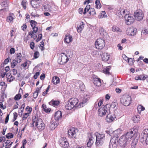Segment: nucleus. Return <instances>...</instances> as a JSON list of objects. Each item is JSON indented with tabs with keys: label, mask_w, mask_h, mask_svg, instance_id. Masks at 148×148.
I'll return each instance as SVG.
<instances>
[{
	"label": "nucleus",
	"mask_w": 148,
	"mask_h": 148,
	"mask_svg": "<svg viewBox=\"0 0 148 148\" xmlns=\"http://www.w3.org/2000/svg\"><path fill=\"white\" fill-rule=\"evenodd\" d=\"M29 115V114L28 113H25L24 114L23 116V120H24L27 119Z\"/></svg>",
	"instance_id": "55"
},
{
	"label": "nucleus",
	"mask_w": 148,
	"mask_h": 148,
	"mask_svg": "<svg viewBox=\"0 0 148 148\" xmlns=\"http://www.w3.org/2000/svg\"><path fill=\"white\" fill-rule=\"evenodd\" d=\"M0 86H2V90H5L7 86V84L4 82H0Z\"/></svg>",
	"instance_id": "44"
},
{
	"label": "nucleus",
	"mask_w": 148,
	"mask_h": 148,
	"mask_svg": "<svg viewBox=\"0 0 148 148\" xmlns=\"http://www.w3.org/2000/svg\"><path fill=\"white\" fill-rule=\"evenodd\" d=\"M134 15L135 19L138 21L142 20L144 17L143 13L140 10L136 11L134 12Z\"/></svg>",
	"instance_id": "12"
},
{
	"label": "nucleus",
	"mask_w": 148,
	"mask_h": 148,
	"mask_svg": "<svg viewBox=\"0 0 148 148\" xmlns=\"http://www.w3.org/2000/svg\"><path fill=\"white\" fill-rule=\"evenodd\" d=\"M138 112L139 114H140L141 111L145 110V108L144 107L141 105H139L137 108Z\"/></svg>",
	"instance_id": "41"
},
{
	"label": "nucleus",
	"mask_w": 148,
	"mask_h": 148,
	"mask_svg": "<svg viewBox=\"0 0 148 148\" xmlns=\"http://www.w3.org/2000/svg\"><path fill=\"white\" fill-rule=\"evenodd\" d=\"M21 95L20 94H17L14 97V99L16 100H18L21 98Z\"/></svg>",
	"instance_id": "48"
},
{
	"label": "nucleus",
	"mask_w": 148,
	"mask_h": 148,
	"mask_svg": "<svg viewBox=\"0 0 148 148\" xmlns=\"http://www.w3.org/2000/svg\"><path fill=\"white\" fill-rule=\"evenodd\" d=\"M84 28V25L83 22H82L79 25H78L77 26V31L78 32H81Z\"/></svg>",
	"instance_id": "37"
},
{
	"label": "nucleus",
	"mask_w": 148,
	"mask_h": 148,
	"mask_svg": "<svg viewBox=\"0 0 148 148\" xmlns=\"http://www.w3.org/2000/svg\"><path fill=\"white\" fill-rule=\"evenodd\" d=\"M29 62V61H26L23 64H22L21 66H23L24 67H26L27 66V64H28V62Z\"/></svg>",
	"instance_id": "59"
},
{
	"label": "nucleus",
	"mask_w": 148,
	"mask_h": 148,
	"mask_svg": "<svg viewBox=\"0 0 148 148\" xmlns=\"http://www.w3.org/2000/svg\"><path fill=\"white\" fill-rule=\"evenodd\" d=\"M32 123L33 126L35 125L39 130H42L45 128V124L43 123L42 120L41 119L36 118L35 117L34 119L33 117Z\"/></svg>",
	"instance_id": "3"
},
{
	"label": "nucleus",
	"mask_w": 148,
	"mask_h": 148,
	"mask_svg": "<svg viewBox=\"0 0 148 148\" xmlns=\"http://www.w3.org/2000/svg\"><path fill=\"white\" fill-rule=\"evenodd\" d=\"M30 23L31 26L32 27V28L36 27V25L37 24V22L34 20H31L30 21Z\"/></svg>",
	"instance_id": "47"
},
{
	"label": "nucleus",
	"mask_w": 148,
	"mask_h": 148,
	"mask_svg": "<svg viewBox=\"0 0 148 148\" xmlns=\"http://www.w3.org/2000/svg\"><path fill=\"white\" fill-rule=\"evenodd\" d=\"M41 87L40 88H37L36 91L34 93L33 97L34 98H36L38 95V93L40 92Z\"/></svg>",
	"instance_id": "36"
},
{
	"label": "nucleus",
	"mask_w": 148,
	"mask_h": 148,
	"mask_svg": "<svg viewBox=\"0 0 148 148\" xmlns=\"http://www.w3.org/2000/svg\"><path fill=\"white\" fill-rule=\"evenodd\" d=\"M110 67L109 66L106 67L104 68L103 70V73L106 74H109L110 73L109 71L110 69Z\"/></svg>",
	"instance_id": "40"
},
{
	"label": "nucleus",
	"mask_w": 148,
	"mask_h": 148,
	"mask_svg": "<svg viewBox=\"0 0 148 148\" xmlns=\"http://www.w3.org/2000/svg\"><path fill=\"white\" fill-rule=\"evenodd\" d=\"M89 100L88 98H83L81 101L80 102L78 105L79 108H80L83 107L86 104Z\"/></svg>",
	"instance_id": "19"
},
{
	"label": "nucleus",
	"mask_w": 148,
	"mask_h": 148,
	"mask_svg": "<svg viewBox=\"0 0 148 148\" xmlns=\"http://www.w3.org/2000/svg\"><path fill=\"white\" fill-rule=\"evenodd\" d=\"M40 73V72H37L34 75V78L35 79H36L38 76L39 75Z\"/></svg>",
	"instance_id": "60"
},
{
	"label": "nucleus",
	"mask_w": 148,
	"mask_h": 148,
	"mask_svg": "<svg viewBox=\"0 0 148 148\" xmlns=\"http://www.w3.org/2000/svg\"><path fill=\"white\" fill-rule=\"evenodd\" d=\"M59 103V102L58 101L53 100H52L49 102V104L50 105H52L53 106L56 107L57 106Z\"/></svg>",
	"instance_id": "38"
},
{
	"label": "nucleus",
	"mask_w": 148,
	"mask_h": 148,
	"mask_svg": "<svg viewBox=\"0 0 148 148\" xmlns=\"http://www.w3.org/2000/svg\"><path fill=\"white\" fill-rule=\"evenodd\" d=\"M121 130L120 129L113 132V133L116 134V136H114L110 140L109 146L110 148H116L117 145L118 136V135L121 133Z\"/></svg>",
	"instance_id": "2"
},
{
	"label": "nucleus",
	"mask_w": 148,
	"mask_h": 148,
	"mask_svg": "<svg viewBox=\"0 0 148 148\" xmlns=\"http://www.w3.org/2000/svg\"><path fill=\"white\" fill-rule=\"evenodd\" d=\"M78 84H79V87L81 91H82L84 90V85L83 83L81 81H78Z\"/></svg>",
	"instance_id": "39"
},
{
	"label": "nucleus",
	"mask_w": 148,
	"mask_h": 148,
	"mask_svg": "<svg viewBox=\"0 0 148 148\" xmlns=\"http://www.w3.org/2000/svg\"><path fill=\"white\" fill-rule=\"evenodd\" d=\"M99 33L101 36L103 38L104 36H107V33L106 30L102 27L100 28Z\"/></svg>",
	"instance_id": "25"
},
{
	"label": "nucleus",
	"mask_w": 148,
	"mask_h": 148,
	"mask_svg": "<svg viewBox=\"0 0 148 148\" xmlns=\"http://www.w3.org/2000/svg\"><path fill=\"white\" fill-rule=\"evenodd\" d=\"M114 106V108L115 109L117 108V106H116L115 104L114 103L111 105L109 104H106L103 107H100L98 110V113L99 115L101 116H102L105 115L106 113H110V106Z\"/></svg>",
	"instance_id": "1"
},
{
	"label": "nucleus",
	"mask_w": 148,
	"mask_h": 148,
	"mask_svg": "<svg viewBox=\"0 0 148 148\" xmlns=\"http://www.w3.org/2000/svg\"><path fill=\"white\" fill-rule=\"evenodd\" d=\"M137 31V28L134 27H131L127 28L126 30V33L128 35L133 36L136 34Z\"/></svg>",
	"instance_id": "11"
},
{
	"label": "nucleus",
	"mask_w": 148,
	"mask_h": 148,
	"mask_svg": "<svg viewBox=\"0 0 148 148\" xmlns=\"http://www.w3.org/2000/svg\"><path fill=\"white\" fill-rule=\"evenodd\" d=\"M39 56V53L37 51H36L34 53V57L35 59L38 58Z\"/></svg>",
	"instance_id": "52"
},
{
	"label": "nucleus",
	"mask_w": 148,
	"mask_h": 148,
	"mask_svg": "<svg viewBox=\"0 0 148 148\" xmlns=\"http://www.w3.org/2000/svg\"><path fill=\"white\" fill-rule=\"evenodd\" d=\"M26 0H23L22 2H21V5L23 6L24 9H26Z\"/></svg>",
	"instance_id": "51"
},
{
	"label": "nucleus",
	"mask_w": 148,
	"mask_h": 148,
	"mask_svg": "<svg viewBox=\"0 0 148 148\" xmlns=\"http://www.w3.org/2000/svg\"><path fill=\"white\" fill-rule=\"evenodd\" d=\"M62 113L61 111H58L55 114L54 116L55 119L56 121H58L62 118Z\"/></svg>",
	"instance_id": "22"
},
{
	"label": "nucleus",
	"mask_w": 148,
	"mask_h": 148,
	"mask_svg": "<svg viewBox=\"0 0 148 148\" xmlns=\"http://www.w3.org/2000/svg\"><path fill=\"white\" fill-rule=\"evenodd\" d=\"M95 3L96 4V8L97 9H100L101 7L99 0H96Z\"/></svg>",
	"instance_id": "42"
},
{
	"label": "nucleus",
	"mask_w": 148,
	"mask_h": 148,
	"mask_svg": "<svg viewBox=\"0 0 148 148\" xmlns=\"http://www.w3.org/2000/svg\"><path fill=\"white\" fill-rule=\"evenodd\" d=\"M118 112L117 110H115L113 114L109 113V114L107 115L106 120V121L109 123H111L113 121L114 119L116 118V116H119V113H116Z\"/></svg>",
	"instance_id": "8"
},
{
	"label": "nucleus",
	"mask_w": 148,
	"mask_h": 148,
	"mask_svg": "<svg viewBox=\"0 0 148 148\" xmlns=\"http://www.w3.org/2000/svg\"><path fill=\"white\" fill-rule=\"evenodd\" d=\"M41 44H40L39 46L40 48V49L41 50L43 51L44 50L45 48L44 47V42L42 41L40 42Z\"/></svg>",
	"instance_id": "50"
},
{
	"label": "nucleus",
	"mask_w": 148,
	"mask_h": 148,
	"mask_svg": "<svg viewBox=\"0 0 148 148\" xmlns=\"http://www.w3.org/2000/svg\"><path fill=\"white\" fill-rule=\"evenodd\" d=\"M60 146L63 148L67 147L69 146V143L64 139V138H61L60 140Z\"/></svg>",
	"instance_id": "17"
},
{
	"label": "nucleus",
	"mask_w": 148,
	"mask_h": 148,
	"mask_svg": "<svg viewBox=\"0 0 148 148\" xmlns=\"http://www.w3.org/2000/svg\"><path fill=\"white\" fill-rule=\"evenodd\" d=\"M96 137V145L100 146L103 144L105 139V134L97 133L95 135Z\"/></svg>",
	"instance_id": "4"
},
{
	"label": "nucleus",
	"mask_w": 148,
	"mask_h": 148,
	"mask_svg": "<svg viewBox=\"0 0 148 148\" xmlns=\"http://www.w3.org/2000/svg\"><path fill=\"white\" fill-rule=\"evenodd\" d=\"M95 136V135H92V134H91L89 135V140L87 144V147L89 148H90L93 144L95 140L94 138Z\"/></svg>",
	"instance_id": "14"
},
{
	"label": "nucleus",
	"mask_w": 148,
	"mask_h": 148,
	"mask_svg": "<svg viewBox=\"0 0 148 148\" xmlns=\"http://www.w3.org/2000/svg\"><path fill=\"white\" fill-rule=\"evenodd\" d=\"M69 101L72 104L74 108H79L77 105L78 103V100L77 99L75 98H71Z\"/></svg>",
	"instance_id": "16"
},
{
	"label": "nucleus",
	"mask_w": 148,
	"mask_h": 148,
	"mask_svg": "<svg viewBox=\"0 0 148 148\" xmlns=\"http://www.w3.org/2000/svg\"><path fill=\"white\" fill-rule=\"evenodd\" d=\"M126 13H128L127 11H126V12L125 10L123 9H119L116 12L117 15L120 18L122 17L123 16H125Z\"/></svg>",
	"instance_id": "18"
},
{
	"label": "nucleus",
	"mask_w": 148,
	"mask_h": 148,
	"mask_svg": "<svg viewBox=\"0 0 148 148\" xmlns=\"http://www.w3.org/2000/svg\"><path fill=\"white\" fill-rule=\"evenodd\" d=\"M32 29L33 31V32L36 33L37 32L38 30V28L37 27H35L32 28Z\"/></svg>",
	"instance_id": "62"
},
{
	"label": "nucleus",
	"mask_w": 148,
	"mask_h": 148,
	"mask_svg": "<svg viewBox=\"0 0 148 148\" xmlns=\"http://www.w3.org/2000/svg\"><path fill=\"white\" fill-rule=\"evenodd\" d=\"M138 140L136 138H134L133 140L131 143V148H135L137 143Z\"/></svg>",
	"instance_id": "34"
},
{
	"label": "nucleus",
	"mask_w": 148,
	"mask_h": 148,
	"mask_svg": "<svg viewBox=\"0 0 148 148\" xmlns=\"http://www.w3.org/2000/svg\"><path fill=\"white\" fill-rule=\"evenodd\" d=\"M101 18L105 17L106 16V14L105 11H102L101 13Z\"/></svg>",
	"instance_id": "61"
},
{
	"label": "nucleus",
	"mask_w": 148,
	"mask_h": 148,
	"mask_svg": "<svg viewBox=\"0 0 148 148\" xmlns=\"http://www.w3.org/2000/svg\"><path fill=\"white\" fill-rule=\"evenodd\" d=\"M112 30L113 32L117 33L121 32L122 31V30L118 27L115 25L113 26L112 27Z\"/></svg>",
	"instance_id": "29"
},
{
	"label": "nucleus",
	"mask_w": 148,
	"mask_h": 148,
	"mask_svg": "<svg viewBox=\"0 0 148 148\" xmlns=\"http://www.w3.org/2000/svg\"><path fill=\"white\" fill-rule=\"evenodd\" d=\"M131 97L128 95L123 96L120 100L121 103L125 106H129L131 103Z\"/></svg>",
	"instance_id": "6"
},
{
	"label": "nucleus",
	"mask_w": 148,
	"mask_h": 148,
	"mask_svg": "<svg viewBox=\"0 0 148 148\" xmlns=\"http://www.w3.org/2000/svg\"><path fill=\"white\" fill-rule=\"evenodd\" d=\"M17 117V114L16 112H14V118L13 119V121H15Z\"/></svg>",
	"instance_id": "58"
},
{
	"label": "nucleus",
	"mask_w": 148,
	"mask_h": 148,
	"mask_svg": "<svg viewBox=\"0 0 148 148\" xmlns=\"http://www.w3.org/2000/svg\"><path fill=\"white\" fill-rule=\"evenodd\" d=\"M30 47L31 49H33L35 46V44L33 42H32L30 45Z\"/></svg>",
	"instance_id": "57"
},
{
	"label": "nucleus",
	"mask_w": 148,
	"mask_h": 148,
	"mask_svg": "<svg viewBox=\"0 0 148 148\" xmlns=\"http://www.w3.org/2000/svg\"><path fill=\"white\" fill-rule=\"evenodd\" d=\"M93 83L94 84L97 86H99L101 85V80L99 78H95L93 80Z\"/></svg>",
	"instance_id": "26"
},
{
	"label": "nucleus",
	"mask_w": 148,
	"mask_h": 148,
	"mask_svg": "<svg viewBox=\"0 0 148 148\" xmlns=\"http://www.w3.org/2000/svg\"><path fill=\"white\" fill-rule=\"evenodd\" d=\"M142 138L145 140L146 143L148 144V129H145L141 134Z\"/></svg>",
	"instance_id": "13"
},
{
	"label": "nucleus",
	"mask_w": 148,
	"mask_h": 148,
	"mask_svg": "<svg viewBox=\"0 0 148 148\" xmlns=\"http://www.w3.org/2000/svg\"><path fill=\"white\" fill-rule=\"evenodd\" d=\"M104 101L103 99H97V102L95 103V106L97 108V105L98 107L100 106L103 104V102Z\"/></svg>",
	"instance_id": "28"
},
{
	"label": "nucleus",
	"mask_w": 148,
	"mask_h": 148,
	"mask_svg": "<svg viewBox=\"0 0 148 148\" xmlns=\"http://www.w3.org/2000/svg\"><path fill=\"white\" fill-rule=\"evenodd\" d=\"M65 108L67 110H71V109L74 108L72 104L69 100L66 103V105L65 106Z\"/></svg>",
	"instance_id": "27"
},
{
	"label": "nucleus",
	"mask_w": 148,
	"mask_h": 148,
	"mask_svg": "<svg viewBox=\"0 0 148 148\" xmlns=\"http://www.w3.org/2000/svg\"><path fill=\"white\" fill-rule=\"evenodd\" d=\"M132 120L134 123L138 122L140 120V117L139 115H135L132 118Z\"/></svg>",
	"instance_id": "31"
},
{
	"label": "nucleus",
	"mask_w": 148,
	"mask_h": 148,
	"mask_svg": "<svg viewBox=\"0 0 148 148\" xmlns=\"http://www.w3.org/2000/svg\"><path fill=\"white\" fill-rule=\"evenodd\" d=\"M139 77L140 80H145V75H139Z\"/></svg>",
	"instance_id": "56"
},
{
	"label": "nucleus",
	"mask_w": 148,
	"mask_h": 148,
	"mask_svg": "<svg viewBox=\"0 0 148 148\" xmlns=\"http://www.w3.org/2000/svg\"><path fill=\"white\" fill-rule=\"evenodd\" d=\"M15 78L14 77L11 76L10 78H8L7 77V79L8 81L11 82Z\"/></svg>",
	"instance_id": "54"
},
{
	"label": "nucleus",
	"mask_w": 148,
	"mask_h": 148,
	"mask_svg": "<svg viewBox=\"0 0 148 148\" xmlns=\"http://www.w3.org/2000/svg\"><path fill=\"white\" fill-rule=\"evenodd\" d=\"M65 36L66 37L64 40L65 42L69 43L72 41V37L71 36H70L69 34H66Z\"/></svg>",
	"instance_id": "23"
},
{
	"label": "nucleus",
	"mask_w": 148,
	"mask_h": 148,
	"mask_svg": "<svg viewBox=\"0 0 148 148\" xmlns=\"http://www.w3.org/2000/svg\"><path fill=\"white\" fill-rule=\"evenodd\" d=\"M52 82L54 84H56L60 82V79L57 76L53 77L52 81Z\"/></svg>",
	"instance_id": "33"
},
{
	"label": "nucleus",
	"mask_w": 148,
	"mask_h": 148,
	"mask_svg": "<svg viewBox=\"0 0 148 148\" xmlns=\"http://www.w3.org/2000/svg\"><path fill=\"white\" fill-rule=\"evenodd\" d=\"M51 6L48 4H45L42 7V9L44 11H48L50 10Z\"/></svg>",
	"instance_id": "35"
},
{
	"label": "nucleus",
	"mask_w": 148,
	"mask_h": 148,
	"mask_svg": "<svg viewBox=\"0 0 148 148\" xmlns=\"http://www.w3.org/2000/svg\"><path fill=\"white\" fill-rule=\"evenodd\" d=\"M128 140L124 135L120 137L119 142L120 146L123 148H124L128 144Z\"/></svg>",
	"instance_id": "9"
},
{
	"label": "nucleus",
	"mask_w": 148,
	"mask_h": 148,
	"mask_svg": "<svg viewBox=\"0 0 148 148\" xmlns=\"http://www.w3.org/2000/svg\"><path fill=\"white\" fill-rule=\"evenodd\" d=\"M58 124V121H51L49 126L50 129L51 130H54L57 126Z\"/></svg>",
	"instance_id": "20"
},
{
	"label": "nucleus",
	"mask_w": 148,
	"mask_h": 148,
	"mask_svg": "<svg viewBox=\"0 0 148 148\" xmlns=\"http://www.w3.org/2000/svg\"><path fill=\"white\" fill-rule=\"evenodd\" d=\"M125 23L127 25H130L132 24L134 21V20L133 16L131 14L126 13L124 16Z\"/></svg>",
	"instance_id": "10"
},
{
	"label": "nucleus",
	"mask_w": 148,
	"mask_h": 148,
	"mask_svg": "<svg viewBox=\"0 0 148 148\" xmlns=\"http://www.w3.org/2000/svg\"><path fill=\"white\" fill-rule=\"evenodd\" d=\"M0 108L3 109H5L6 108L5 106L3 105V103L1 102H0Z\"/></svg>",
	"instance_id": "63"
},
{
	"label": "nucleus",
	"mask_w": 148,
	"mask_h": 148,
	"mask_svg": "<svg viewBox=\"0 0 148 148\" xmlns=\"http://www.w3.org/2000/svg\"><path fill=\"white\" fill-rule=\"evenodd\" d=\"M42 108H43L44 111L47 112H50L51 110L50 109L47 108L46 105L44 104H43L42 105Z\"/></svg>",
	"instance_id": "45"
},
{
	"label": "nucleus",
	"mask_w": 148,
	"mask_h": 148,
	"mask_svg": "<svg viewBox=\"0 0 148 148\" xmlns=\"http://www.w3.org/2000/svg\"><path fill=\"white\" fill-rule=\"evenodd\" d=\"M105 42L103 38L98 39L95 42L96 48L98 49H101L105 46Z\"/></svg>",
	"instance_id": "7"
},
{
	"label": "nucleus",
	"mask_w": 148,
	"mask_h": 148,
	"mask_svg": "<svg viewBox=\"0 0 148 148\" xmlns=\"http://www.w3.org/2000/svg\"><path fill=\"white\" fill-rule=\"evenodd\" d=\"M61 62H62V64L66 62L69 60V59L66 55L63 53H61Z\"/></svg>",
	"instance_id": "21"
},
{
	"label": "nucleus",
	"mask_w": 148,
	"mask_h": 148,
	"mask_svg": "<svg viewBox=\"0 0 148 148\" xmlns=\"http://www.w3.org/2000/svg\"><path fill=\"white\" fill-rule=\"evenodd\" d=\"M123 59L125 60L126 61L128 62H129L130 60H131L132 61V62L130 64H132L133 63V62H132V58H129L127 57L126 55H124L122 56Z\"/></svg>",
	"instance_id": "43"
},
{
	"label": "nucleus",
	"mask_w": 148,
	"mask_h": 148,
	"mask_svg": "<svg viewBox=\"0 0 148 148\" xmlns=\"http://www.w3.org/2000/svg\"><path fill=\"white\" fill-rule=\"evenodd\" d=\"M90 5H87L86 6V7L85 8L84 12L83 13L84 14H85L86 12H88L90 8Z\"/></svg>",
	"instance_id": "46"
},
{
	"label": "nucleus",
	"mask_w": 148,
	"mask_h": 148,
	"mask_svg": "<svg viewBox=\"0 0 148 148\" xmlns=\"http://www.w3.org/2000/svg\"><path fill=\"white\" fill-rule=\"evenodd\" d=\"M36 2L34 1H31V4L33 8H35L36 7V6L34 5V3Z\"/></svg>",
	"instance_id": "64"
},
{
	"label": "nucleus",
	"mask_w": 148,
	"mask_h": 148,
	"mask_svg": "<svg viewBox=\"0 0 148 148\" xmlns=\"http://www.w3.org/2000/svg\"><path fill=\"white\" fill-rule=\"evenodd\" d=\"M42 38V34H40L38 35V37L37 38V39L36 40V42H38Z\"/></svg>",
	"instance_id": "53"
},
{
	"label": "nucleus",
	"mask_w": 148,
	"mask_h": 148,
	"mask_svg": "<svg viewBox=\"0 0 148 148\" xmlns=\"http://www.w3.org/2000/svg\"><path fill=\"white\" fill-rule=\"evenodd\" d=\"M110 58V56L107 53H104L102 56V60L105 62L108 61Z\"/></svg>",
	"instance_id": "30"
},
{
	"label": "nucleus",
	"mask_w": 148,
	"mask_h": 148,
	"mask_svg": "<svg viewBox=\"0 0 148 148\" xmlns=\"http://www.w3.org/2000/svg\"><path fill=\"white\" fill-rule=\"evenodd\" d=\"M21 59H19V60H18L16 58L15 59L12 61L11 64V67L14 68L17 65L18 62L20 63L21 62Z\"/></svg>",
	"instance_id": "24"
},
{
	"label": "nucleus",
	"mask_w": 148,
	"mask_h": 148,
	"mask_svg": "<svg viewBox=\"0 0 148 148\" xmlns=\"http://www.w3.org/2000/svg\"><path fill=\"white\" fill-rule=\"evenodd\" d=\"M14 15L13 13H10L9 15L7 17L6 21L8 22H11L14 19Z\"/></svg>",
	"instance_id": "32"
},
{
	"label": "nucleus",
	"mask_w": 148,
	"mask_h": 148,
	"mask_svg": "<svg viewBox=\"0 0 148 148\" xmlns=\"http://www.w3.org/2000/svg\"><path fill=\"white\" fill-rule=\"evenodd\" d=\"M77 132V129L73 127L69 130L68 134L71 137L75 138L76 136V134Z\"/></svg>",
	"instance_id": "15"
},
{
	"label": "nucleus",
	"mask_w": 148,
	"mask_h": 148,
	"mask_svg": "<svg viewBox=\"0 0 148 148\" xmlns=\"http://www.w3.org/2000/svg\"><path fill=\"white\" fill-rule=\"evenodd\" d=\"M138 128V126H134L133 128L129 130L125 135L124 136L126 137L128 140H130L133 137L134 134L137 132Z\"/></svg>",
	"instance_id": "5"
},
{
	"label": "nucleus",
	"mask_w": 148,
	"mask_h": 148,
	"mask_svg": "<svg viewBox=\"0 0 148 148\" xmlns=\"http://www.w3.org/2000/svg\"><path fill=\"white\" fill-rule=\"evenodd\" d=\"M13 136L14 134L11 133H8L6 136V138L9 139L13 138Z\"/></svg>",
	"instance_id": "49"
}]
</instances>
